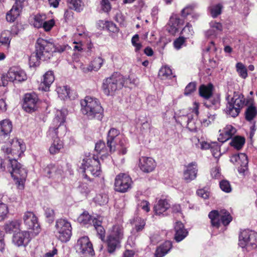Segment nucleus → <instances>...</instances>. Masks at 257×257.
Returning a JSON list of instances; mask_svg holds the SVG:
<instances>
[{
  "mask_svg": "<svg viewBox=\"0 0 257 257\" xmlns=\"http://www.w3.org/2000/svg\"><path fill=\"white\" fill-rule=\"evenodd\" d=\"M198 169L196 162H192L185 167L183 179L187 182L194 180L197 177Z\"/></svg>",
  "mask_w": 257,
  "mask_h": 257,
  "instance_id": "nucleus-21",
  "label": "nucleus"
},
{
  "mask_svg": "<svg viewBox=\"0 0 257 257\" xmlns=\"http://www.w3.org/2000/svg\"><path fill=\"white\" fill-rule=\"evenodd\" d=\"M222 9V6L221 4L210 6L209 10L211 16L213 18H216L221 14Z\"/></svg>",
  "mask_w": 257,
  "mask_h": 257,
  "instance_id": "nucleus-53",
  "label": "nucleus"
},
{
  "mask_svg": "<svg viewBox=\"0 0 257 257\" xmlns=\"http://www.w3.org/2000/svg\"><path fill=\"white\" fill-rule=\"evenodd\" d=\"M56 91L59 97L63 100L67 98H70V89L67 86H58L56 88Z\"/></svg>",
  "mask_w": 257,
  "mask_h": 257,
  "instance_id": "nucleus-44",
  "label": "nucleus"
},
{
  "mask_svg": "<svg viewBox=\"0 0 257 257\" xmlns=\"http://www.w3.org/2000/svg\"><path fill=\"white\" fill-rule=\"evenodd\" d=\"M93 201L96 204L100 206L106 204L108 201L107 194H96L93 198Z\"/></svg>",
  "mask_w": 257,
  "mask_h": 257,
  "instance_id": "nucleus-48",
  "label": "nucleus"
},
{
  "mask_svg": "<svg viewBox=\"0 0 257 257\" xmlns=\"http://www.w3.org/2000/svg\"><path fill=\"white\" fill-rule=\"evenodd\" d=\"M257 114V110L255 106L251 104L248 106L245 111V118L248 121H250Z\"/></svg>",
  "mask_w": 257,
  "mask_h": 257,
  "instance_id": "nucleus-49",
  "label": "nucleus"
},
{
  "mask_svg": "<svg viewBox=\"0 0 257 257\" xmlns=\"http://www.w3.org/2000/svg\"><path fill=\"white\" fill-rule=\"evenodd\" d=\"M132 44L135 48V52H138L142 48V44L139 42V36L138 34L135 35L131 40Z\"/></svg>",
  "mask_w": 257,
  "mask_h": 257,
  "instance_id": "nucleus-54",
  "label": "nucleus"
},
{
  "mask_svg": "<svg viewBox=\"0 0 257 257\" xmlns=\"http://www.w3.org/2000/svg\"><path fill=\"white\" fill-rule=\"evenodd\" d=\"M220 187L221 189L226 192L229 193L231 191V188L229 182L227 180H222L220 182Z\"/></svg>",
  "mask_w": 257,
  "mask_h": 257,
  "instance_id": "nucleus-60",
  "label": "nucleus"
},
{
  "mask_svg": "<svg viewBox=\"0 0 257 257\" xmlns=\"http://www.w3.org/2000/svg\"><path fill=\"white\" fill-rule=\"evenodd\" d=\"M210 29L205 33L206 37H209L211 36H215L216 31H221L222 29V25L220 23L212 21L210 23Z\"/></svg>",
  "mask_w": 257,
  "mask_h": 257,
  "instance_id": "nucleus-39",
  "label": "nucleus"
},
{
  "mask_svg": "<svg viewBox=\"0 0 257 257\" xmlns=\"http://www.w3.org/2000/svg\"><path fill=\"white\" fill-rule=\"evenodd\" d=\"M124 228L121 224L116 223L111 227L109 234L103 241L106 244L108 253L112 254L120 247L121 241L124 238Z\"/></svg>",
  "mask_w": 257,
  "mask_h": 257,
  "instance_id": "nucleus-2",
  "label": "nucleus"
},
{
  "mask_svg": "<svg viewBox=\"0 0 257 257\" xmlns=\"http://www.w3.org/2000/svg\"><path fill=\"white\" fill-rule=\"evenodd\" d=\"M172 247V242L169 240L165 241L156 248L155 253V257H163L171 250Z\"/></svg>",
  "mask_w": 257,
  "mask_h": 257,
  "instance_id": "nucleus-30",
  "label": "nucleus"
},
{
  "mask_svg": "<svg viewBox=\"0 0 257 257\" xmlns=\"http://www.w3.org/2000/svg\"><path fill=\"white\" fill-rule=\"evenodd\" d=\"M220 222L225 226H227L232 220L230 213L226 209L220 210Z\"/></svg>",
  "mask_w": 257,
  "mask_h": 257,
  "instance_id": "nucleus-41",
  "label": "nucleus"
},
{
  "mask_svg": "<svg viewBox=\"0 0 257 257\" xmlns=\"http://www.w3.org/2000/svg\"><path fill=\"white\" fill-rule=\"evenodd\" d=\"M185 42L186 39L184 37L180 36L174 40L173 45L176 50H179L185 45Z\"/></svg>",
  "mask_w": 257,
  "mask_h": 257,
  "instance_id": "nucleus-55",
  "label": "nucleus"
},
{
  "mask_svg": "<svg viewBox=\"0 0 257 257\" xmlns=\"http://www.w3.org/2000/svg\"><path fill=\"white\" fill-rule=\"evenodd\" d=\"M31 240L30 233L28 231H19L14 233L13 237V242L18 246L27 245Z\"/></svg>",
  "mask_w": 257,
  "mask_h": 257,
  "instance_id": "nucleus-22",
  "label": "nucleus"
},
{
  "mask_svg": "<svg viewBox=\"0 0 257 257\" xmlns=\"http://www.w3.org/2000/svg\"><path fill=\"white\" fill-rule=\"evenodd\" d=\"M12 37V33L10 31H3L0 35V46H3L7 50H9Z\"/></svg>",
  "mask_w": 257,
  "mask_h": 257,
  "instance_id": "nucleus-32",
  "label": "nucleus"
},
{
  "mask_svg": "<svg viewBox=\"0 0 257 257\" xmlns=\"http://www.w3.org/2000/svg\"><path fill=\"white\" fill-rule=\"evenodd\" d=\"M208 217L210 219L211 225L213 227L218 229L220 226V211L213 210L208 214Z\"/></svg>",
  "mask_w": 257,
  "mask_h": 257,
  "instance_id": "nucleus-33",
  "label": "nucleus"
},
{
  "mask_svg": "<svg viewBox=\"0 0 257 257\" xmlns=\"http://www.w3.org/2000/svg\"><path fill=\"white\" fill-rule=\"evenodd\" d=\"M39 59H41L36 52L35 54H32L29 57V64L30 67H36L39 65Z\"/></svg>",
  "mask_w": 257,
  "mask_h": 257,
  "instance_id": "nucleus-57",
  "label": "nucleus"
},
{
  "mask_svg": "<svg viewBox=\"0 0 257 257\" xmlns=\"http://www.w3.org/2000/svg\"><path fill=\"white\" fill-rule=\"evenodd\" d=\"M216 118L215 113H211L209 112H207L204 115L199 116L202 125L204 126H208L210 124L214 122Z\"/></svg>",
  "mask_w": 257,
  "mask_h": 257,
  "instance_id": "nucleus-35",
  "label": "nucleus"
},
{
  "mask_svg": "<svg viewBox=\"0 0 257 257\" xmlns=\"http://www.w3.org/2000/svg\"><path fill=\"white\" fill-rule=\"evenodd\" d=\"M20 223L18 220L9 221L4 225V229L7 233H15L20 230Z\"/></svg>",
  "mask_w": 257,
  "mask_h": 257,
  "instance_id": "nucleus-36",
  "label": "nucleus"
},
{
  "mask_svg": "<svg viewBox=\"0 0 257 257\" xmlns=\"http://www.w3.org/2000/svg\"><path fill=\"white\" fill-rule=\"evenodd\" d=\"M55 51L54 44L52 42L39 38L36 44V52L41 60H47L53 56Z\"/></svg>",
  "mask_w": 257,
  "mask_h": 257,
  "instance_id": "nucleus-9",
  "label": "nucleus"
},
{
  "mask_svg": "<svg viewBox=\"0 0 257 257\" xmlns=\"http://www.w3.org/2000/svg\"><path fill=\"white\" fill-rule=\"evenodd\" d=\"M107 145L110 152L117 150L121 155L127 153V141L122 135H120L119 130L115 128H111L107 133Z\"/></svg>",
  "mask_w": 257,
  "mask_h": 257,
  "instance_id": "nucleus-3",
  "label": "nucleus"
},
{
  "mask_svg": "<svg viewBox=\"0 0 257 257\" xmlns=\"http://www.w3.org/2000/svg\"><path fill=\"white\" fill-rule=\"evenodd\" d=\"M170 205L167 199H160L154 206V211L156 215L163 214L169 208Z\"/></svg>",
  "mask_w": 257,
  "mask_h": 257,
  "instance_id": "nucleus-31",
  "label": "nucleus"
},
{
  "mask_svg": "<svg viewBox=\"0 0 257 257\" xmlns=\"http://www.w3.org/2000/svg\"><path fill=\"white\" fill-rule=\"evenodd\" d=\"M159 76L162 80L170 79L175 77L173 75L172 69L168 66L161 67L159 72Z\"/></svg>",
  "mask_w": 257,
  "mask_h": 257,
  "instance_id": "nucleus-37",
  "label": "nucleus"
},
{
  "mask_svg": "<svg viewBox=\"0 0 257 257\" xmlns=\"http://www.w3.org/2000/svg\"><path fill=\"white\" fill-rule=\"evenodd\" d=\"M103 217L100 215H97L96 217L92 218L91 221L93 223V226L96 230L99 238L104 241L105 237V230L102 225Z\"/></svg>",
  "mask_w": 257,
  "mask_h": 257,
  "instance_id": "nucleus-24",
  "label": "nucleus"
},
{
  "mask_svg": "<svg viewBox=\"0 0 257 257\" xmlns=\"http://www.w3.org/2000/svg\"><path fill=\"white\" fill-rule=\"evenodd\" d=\"M213 86L209 83L207 85H201L199 88V95L205 100L209 98L212 95Z\"/></svg>",
  "mask_w": 257,
  "mask_h": 257,
  "instance_id": "nucleus-34",
  "label": "nucleus"
},
{
  "mask_svg": "<svg viewBox=\"0 0 257 257\" xmlns=\"http://www.w3.org/2000/svg\"><path fill=\"white\" fill-rule=\"evenodd\" d=\"M227 103L225 108L226 113L231 117H236L243 106L247 104L243 95L239 92L234 91L232 96H226Z\"/></svg>",
  "mask_w": 257,
  "mask_h": 257,
  "instance_id": "nucleus-5",
  "label": "nucleus"
},
{
  "mask_svg": "<svg viewBox=\"0 0 257 257\" xmlns=\"http://www.w3.org/2000/svg\"><path fill=\"white\" fill-rule=\"evenodd\" d=\"M175 233L174 239L179 242L183 240L188 234V231L185 228L184 224L181 221H177L174 225Z\"/></svg>",
  "mask_w": 257,
  "mask_h": 257,
  "instance_id": "nucleus-26",
  "label": "nucleus"
},
{
  "mask_svg": "<svg viewBox=\"0 0 257 257\" xmlns=\"http://www.w3.org/2000/svg\"><path fill=\"white\" fill-rule=\"evenodd\" d=\"M54 81L53 72L48 71L43 75V81L40 84L39 89L42 90L47 91L49 90L50 85Z\"/></svg>",
  "mask_w": 257,
  "mask_h": 257,
  "instance_id": "nucleus-28",
  "label": "nucleus"
},
{
  "mask_svg": "<svg viewBox=\"0 0 257 257\" xmlns=\"http://www.w3.org/2000/svg\"><path fill=\"white\" fill-rule=\"evenodd\" d=\"M194 6H187L182 10V16L185 18L192 14Z\"/></svg>",
  "mask_w": 257,
  "mask_h": 257,
  "instance_id": "nucleus-64",
  "label": "nucleus"
},
{
  "mask_svg": "<svg viewBox=\"0 0 257 257\" xmlns=\"http://www.w3.org/2000/svg\"><path fill=\"white\" fill-rule=\"evenodd\" d=\"M91 220L92 216L87 211H84L77 218L78 222L84 226L91 225Z\"/></svg>",
  "mask_w": 257,
  "mask_h": 257,
  "instance_id": "nucleus-40",
  "label": "nucleus"
},
{
  "mask_svg": "<svg viewBox=\"0 0 257 257\" xmlns=\"http://www.w3.org/2000/svg\"><path fill=\"white\" fill-rule=\"evenodd\" d=\"M236 70L238 75L243 79L248 76L247 70L245 66L241 62H238L235 65Z\"/></svg>",
  "mask_w": 257,
  "mask_h": 257,
  "instance_id": "nucleus-46",
  "label": "nucleus"
},
{
  "mask_svg": "<svg viewBox=\"0 0 257 257\" xmlns=\"http://www.w3.org/2000/svg\"><path fill=\"white\" fill-rule=\"evenodd\" d=\"M103 63V60L100 57L95 58L91 63V65L94 71H97L101 67Z\"/></svg>",
  "mask_w": 257,
  "mask_h": 257,
  "instance_id": "nucleus-56",
  "label": "nucleus"
},
{
  "mask_svg": "<svg viewBox=\"0 0 257 257\" xmlns=\"http://www.w3.org/2000/svg\"><path fill=\"white\" fill-rule=\"evenodd\" d=\"M9 211L7 205L0 201V222L7 218Z\"/></svg>",
  "mask_w": 257,
  "mask_h": 257,
  "instance_id": "nucleus-52",
  "label": "nucleus"
},
{
  "mask_svg": "<svg viewBox=\"0 0 257 257\" xmlns=\"http://www.w3.org/2000/svg\"><path fill=\"white\" fill-rule=\"evenodd\" d=\"M83 4L81 0H70L69 7L76 12H80L83 9Z\"/></svg>",
  "mask_w": 257,
  "mask_h": 257,
  "instance_id": "nucleus-50",
  "label": "nucleus"
},
{
  "mask_svg": "<svg viewBox=\"0 0 257 257\" xmlns=\"http://www.w3.org/2000/svg\"><path fill=\"white\" fill-rule=\"evenodd\" d=\"M46 19L45 15L38 14L34 16L33 22V26L36 28L42 27L44 22Z\"/></svg>",
  "mask_w": 257,
  "mask_h": 257,
  "instance_id": "nucleus-47",
  "label": "nucleus"
},
{
  "mask_svg": "<svg viewBox=\"0 0 257 257\" xmlns=\"http://www.w3.org/2000/svg\"><path fill=\"white\" fill-rule=\"evenodd\" d=\"M212 155L215 158H217L220 156V146L216 142V146L211 147L210 149Z\"/></svg>",
  "mask_w": 257,
  "mask_h": 257,
  "instance_id": "nucleus-62",
  "label": "nucleus"
},
{
  "mask_svg": "<svg viewBox=\"0 0 257 257\" xmlns=\"http://www.w3.org/2000/svg\"><path fill=\"white\" fill-rule=\"evenodd\" d=\"M55 235L62 242L69 241L72 235L71 223L66 218H59L56 220L55 225Z\"/></svg>",
  "mask_w": 257,
  "mask_h": 257,
  "instance_id": "nucleus-8",
  "label": "nucleus"
},
{
  "mask_svg": "<svg viewBox=\"0 0 257 257\" xmlns=\"http://www.w3.org/2000/svg\"><path fill=\"white\" fill-rule=\"evenodd\" d=\"M145 225L146 222L144 219L141 218H137L135 227L136 232H139L142 231L144 229Z\"/></svg>",
  "mask_w": 257,
  "mask_h": 257,
  "instance_id": "nucleus-58",
  "label": "nucleus"
},
{
  "mask_svg": "<svg viewBox=\"0 0 257 257\" xmlns=\"http://www.w3.org/2000/svg\"><path fill=\"white\" fill-rule=\"evenodd\" d=\"M131 79V77L125 79L119 73H114L110 77L103 80L102 84L103 92L107 96L113 95L116 90H119L123 86L126 85L128 82L130 83H135V80H133V81L132 82Z\"/></svg>",
  "mask_w": 257,
  "mask_h": 257,
  "instance_id": "nucleus-4",
  "label": "nucleus"
},
{
  "mask_svg": "<svg viewBox=\"0 0 257 257\" xmlns=\"http://www.w3.org/2000/svg\"><path fill=\"white\" fill-rule=\"evenodd\" d=\"M192 141L195 143L197 148H200L202 150L211 149V147L216 146V142H211V143L205 141L200 142L199 140L196 138H193Z\"/></svg>",
  "mask_w": 257,
  "mask_h": 257,
  "instance_id": "nucleus-43",
  "label": "nucleus"
},
{
  "mask_svg": "<svg viewBox=\"0 0 257 257\" xmlns=\"http://www.w3.org/2000/svg\"><path fill=\"white\" fill-rule=\"evenodd\" d=\"M38 97L35 93H27L24 98L23 108L28 112L34 111L37 108Z\"/></svg>",
  "mask_w": 257,
  "mask_h": 257,
  "instance_id": "nucleus-16",
  "label": "nucleus"
},
{
  "mask_svg": "<svg viewBox=\"0 0 257 257\" xmlns=\"http://www.w3.org/2000/svg\"><path fill=\"white\" fill-rule=\"evenodd\" d=\"M244 143L245 140L243 138L236 136L232 139L230 144L236 150H240L244 145Z\"/></svg>",
  "mask_w": 257,
  "mask_h": 257,
  "instance_id": "nucleus-45",
  "label": "nucleus"
},
{
  "mask_svg": "<svg viewBox=\"0 0 257 257\" xmlns=\"http://www.w3.org/2000/svg\"><path fill=\"white\" fill-rule=\"evenodd\" d=\"M8 158H9V166L8 167L9 171L16 181L17 187L20 190H22L24 188L27 171L15 158H11L10 156H8Z\"/></svg>",
  "mask_w": 257,
  "mask_h": 257,
  "instance_id": "nucleus-6",
  "label": "nucleus"
},
{
  "mask_svg": "<svg viewBox=\"0 0 257 257\" xmlns=\"http://www.w3.org/2000/svg\"><path fill=\"white\" fill-rule=\"evenodd\" d=\"M55 24V21L54 19H51L47 21H45L42 28L44 29L45 31L49 32L54 26Z\"/></svg>",
  "mask_w": 257,
  "mask_h": 257,
  "instance_id": "nucleus-59",
  "label": "nucleus"
},
{
  "mask_svg": "<svg viewBox=\"0 0 257 257\" xmlns=\"http://www.w3.org/2000/svg\"><path fill=\"white\" fill-rule=\"evenodd\" d=\"M238 245L242 248H255L257 247V233L249 229L242 230L239 235Z\"/></svg>",
  "mask_w": 257,
  "mask_h": 257,
  "instance_id": "nucleus-10",
  "label": "nucleus"
},
{
  "mask_svg": "<svg viewBox=\"0 0 257 257\" xmlns=\"http://www.w3.org/2000/svg\"><path fill=\"white\" fill-rule=\"evenodd\" d=\"M22 6L20 2L16 1L11 10L7 13L6 19L8 22H13L20 15Z\"/></svg>",
  "mask_w": 257,
  "mask_h": 257,
  "instance_id": "nucleus-29",
  "label": "nucleus"
},
{
  "mask_svg": "<svg viewBox=\"0 0 257 257\" xmlns=\"http://www.w3.org/2000/svg\"><path fill=\"white\" fill-rule=\"evenodd\" d=\"M184 23L183 20L180 19L176 15H172L170 18L168 24L167 30L169 33L174 35L177 32L180 26Z\"/></svg>",
  "mask_w": 257,
  "mask_h": 257,
  "instance_id": "nucleus-25",
  "label": "nucleus"
},
{
  "mask_svg": "<svg viewBox=\"0 0 257 257\" xmlns=\"http://www.w3.org/2000/svg\"><path fill=\"white\" fill-rule=\"evenodd\" d=\"M23 220L27 229L33 230L35 233L40 232L41 229L38 218L33 212H26L24 215Z\"/></svg>",
  "mask_w": 257,
  "mask_h": 257,
  "instance_id": "nucleus-14",
  "label": "nucleus"
},
{
  "mask_svg": "<svg viewBox=\"0 0 257 257\" xmlns=\"http://www.w3.org/2000/svg\"><path fill=\"white\" fill-rule=\"evenodd\" d=\"M95 150L98 154L101 155V157L107 155L110 152L109 148L106 147L105 144L103 141H99L95 144Z\"/></svg>",
  "mask_w": 257,
  "mask_h": 257,
  "instance_id": "nucleus-42",
  "label": "nucleus"
},
{
  "mask_svg": "<svg viewBox=\"0 0 257 257\" xmlns=\"http://www.w3.org/2000/svg\"><path fill=\"white\" fill-rule=\"evenodd\" d=\"M76 246L79 251L83 254L93 256L95 254L92 244L88 236L79 238L77 241Z\"/></svg>",
  "mask_w": 257,
  "mask_h": 257,
  "instance_id": "nucleus-15",
  "label": "nucleus"
},
{
  "mask_svg": "<svg viewBox=\"0 0 257 257\" xmlns=\"http://www.w3.org/2000/svg\"><path fill=\"white\" fill-rule=\"evenodd\" d=\"M132 183L131 178L127 174L120 173L115 179V190L121 193L128 191L132 188Z\"/></svg>",
  "mask_w": 257,
  "mask_h": 257,
  "instance_id": "nucleus-12",
  "label": "nucleus"
},
{
  "mask_svg": "<svg viewBox=\"0 0 257 257\" xmlns=\"http://www.w3.org/2000/svg\"><path fill=\"white\" fill-rule=\"evenodd\" d=\"M7 76L10 81L21 82L25 81L27 76L25 71L19 68L13 67L10 68L7 72Z\"/></svg>",
  "mask_w": 257,
  "mask_h": 257,
  "instance_id": "nucleus-19",
  "label": "nucleus"
},
{
  "mask_svg": "<svg viewBox=\"0 0 257 257\" xmlns=\"http://www.w3.org/2000/svg\"><path fill=\"white\" fill-rule=\"evenodd\" d=\"M220 97L218 95H212L209 98L206 99L204 104L207 107H213L217 109L220 106Z\"/></svg>",
  "mask_w": 257,
  "mask_h": 257,
  "instance_id": "nucleus-38",
  "label": "nucleus"
},
{
  "mask_svg": "<svg viewBox=\"0 0 257 257\" xmlns=\"http://www.w3.org/2000/svg\"><path fill=\"white\" fill-rule=\"evenodd\" d=\"M101 7L104 12H108L111 9V6L108 0H102Z\"/></svg>",
  "mask_w": 257,
  "mask_h": 257,
  "instance_id": "nucleus-63",
  "label": "nucleus"
},
{
  "mask_svg": "<svg viewBox=\"0 0 257 257\" xmlns=\"http://www.w3.org/2000/svg\"><path fill=\"white\" fill-rule=\"evenodd\" d=\"M82 113L89 118H93L98 115L100 116L103 112L99 100L90 96H86L80 102Z\"/></svg>",
  "mask_w": 257,
  "mask_h": 257,
  "instance_id": "nucleus-7",
  "label": "nucleus"
},
{
  "mask_svg": "<svg viewBox=\"0 0 257 257\" xmlns=\"http://www.w3.org/2000/svg\"><path fill=\"white\" fill-rule=\"evenodd\" d=\"M100 163L97 159L92 157H86L83 159L80 169L82 172H90L95 176H98L100 174Z\"/></svg>",
  "mask_w": 257,
  "mask_h": 257,
  "instance_id": "nucleus-11",
  "label": "nucleus"
},
{
  "mask_svg": "<svg viewBox=\"0 0 257 257\" xmlns=\"http://www.w3.org/2000/svg\"><path fill=\"white\" fill-rule=\"evenodd\" d=\"M11 148L6 145L2 148V150L7 155L12 154L13 156H19L23 153L26 150L25 145L21 140L14 139L11 142Z\"/></svg>",
  "mask_w": 257,
  "mask_h": 257,
  "instance_id": "nucleus-13",
  "label": "nucleus"
},
{
  "mask_svg": "<svg viewBox=\"0 0 257 257\" xmlns=\"http://www.w3.org/2000/svg\"><path fill=\"white\" fill-rule=\"evenodd\" d=\"M67 112L64 110H57L55 113L51 126L47 133L48 136L53 139V142L49 148V151L51 154L58 153L63 148V145L62 141L57 137L59 133V129H63L65 131V126L64 123L65 121V117Z\"/></svg>",
  "mask_w": 257,
  "mask_h": 257,
  "instance_id": "nucleus-1",
  "label": "nucleus"
},
{
  "mask_svg": "<svg viewBox=\"0 0 257 257\" xmlns=\"http://www.w3.org/2000/svg\"><path fill=\"white\" fill-rule=\"evenodd\" d=\"M12 128V123L9 119L0 121V143H5L9 139Z\"/></svg>",
  "mask_w": 257,
  "mask_h": 257,
  "instance_id": "nucleus-18",
  "label": "nucleus"
},
{
  "mask_svg": "<svg viewBox=\"0 0 257 257\" xmlns=\"http://www.w3.org/2000/svg\"><path fill=\"white\" fill-rule=\"evenodd\" d=\"M196 89V83L194 82L189 83L186 87L184 90V94L188 95L193 92Z\"/></svg>",
  "mask_w": 257,
  "mask_h": 257,
  "instance_id": "nucleus-61",
  "label": "nucleus"
},
{
  "mask_svg": "<svg viewBox=\"0 0 257 257\" xmlns=\"http://www.w3.org/2000/svg\"><path fill=\"white\" fill-rule=\"evenodd\" d=\"M45 171L49 178H52L58 181L62 180L63 173L62 167L50 164L45 168Z\"/></svg>",
  "mask_w": 257,
  "mask_h": 257,
  "instance_id": "nucleus-23",
  "label": "nucleus"
},
{
  "mask_svg": "<svg viewBox=\"0 0 257 257\" xmlns=\"http://www.w3.org/2000/svg\"><path fill=\"white\" fill-rule=\"evenodd\" d=\"M230 161L234 164L239 165L238 172L243 174L247 170L248 166V159L244 153L235 154L231 156Z\"/></svg>",
  "mask_w": 257,
  "mask_h": 257,
  "instance_id": "nucleus-17",
  "label": "nucleus"
},
{
  "mask_svg": "<svg viewBox=\"0 0 257 257\" xmlns=\"http://www.w3.org/2000/svg\"><path fill=\"white\" fill-rule=\"evenodd\" d=\"M139 167L143 172L149 173L155 170L156 163L152 158L142 157L139 160Z\"/></svg>",
  "mask_w": 257,
  "mask_h": 257,
  "instance_id": "nucleus-20",
  "label": "nucleus"
},
{
  "mask_svg": "<svg viewBox=\"0 0 257 257\" xmlns=\"http://www.w3.org/2000/svg\"><path fill=\"white\" fill-rule=\"evenodd\" d=\"M194 31L192 29V26L189 23H187L186 26L181 31V34L182 37H184L186 39L189 38L193 36Z\"/></svg>",
  "mask_w": 257,
  "mask_h": 257,
  "instance_id": "nucleus-51",
  "label": "nucleus"
},
{
  "mask_svg": "<svg viewBox=\"0 0 257 257\" xmlns=\"http://www.w3.org/2000/svg\"><path fill=\"white\" fill-rule=\"evenodd\" d=\"M219 132L218 140L224 143L232 138L236 133V129L231 125H227L222 130H220Z\"/></svg>",
  "mask_w": 257,
  "mask_h": 257,
  "instance_id": "nucleus-27",
  "label": "nucleus"
}]
</instances>
